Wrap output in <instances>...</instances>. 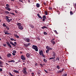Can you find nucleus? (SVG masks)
I'll return each mask as SVG.
<instances>
[{
  "label": "nucleus",
  "mask_w": 76,
  "mask_h": 76,
  "mask_svg": "<svg viewBox=\"0 0 76 76\" xmlns=\"http://www.w3.org/2000/svg\"><path fill=\"white\" fill-rule=\"evenodd\" d=\"M45 15H48V12H47V11H45Z\"/></svg>",
  "instance_id": "obj_28"
},
{
  "label": "nucleus",
  "mask_w": 76,
  "mask_h": 76,
  "mask_svg": "<svg viewBox=\"0 0 76 76\" xmlns=\"http://www.w3.org/2000/svg\"><path fill=\"white\" fill-rule=\"evenodd\" d=\"M43 4L45 5H46V3H45V2H44L43 3Z\"/></svg>",
  "instance_id": "obj_60"
},
{
  "label": "nucleus",
  "mask_w": 76,
  "mask_h": 76,
  "mask_svg": "<svg viewBox=\"0 0 76 76\" xmlns=\"http://www.w3.org/2000/svg\"><path fill=\"white\" fill-rule=\"evenodd\" d=\"M53 55L54 57H55V56H56V53L54 52H53Z\"/></svg>",
  "instance_id": "obj_33"
},
{
  "label": "nucleus",
  "mask_w": 76,
  "mask_h": 76,
  "mask_svg": "<svg viewBox=\"0 0 76 76\" xmlns=\"http://www.w3.org/2000/svg\"><path fill=\"white\" fill-rule=\"evenodd\" d=\"M24 47H28V45H27V44H24Z\"/></svg>",
  "instance_id": "obj_26"
},
{
  "label": "nucleus",
  "mask_w": 76,
  "mask_h": 76,
  "mask_svg": "<svg viewBox=\"0 0 76 76\" xmlns=\"http://www.w3.org/2000/svg\"><path fill=\"white\" fill-rule=\"evenodd\" d=\"M29 26L31 28H34V26L33 25H29Z\"/></svg>",
  "instance_id": "obj_25"
},
{
  "label": "nucleus",
  "mask_w": 76,
  "mask_h": 76,
  "mask_svg": "<svg viewBox=\"0 0 76 76\" xmlns=\"http://www.w3.org/2000/svg\"><path fill=\"white\" fill-rule=\"evenodd\" d=\"M11 62H13V63H15V61H14V60H12L11 61Z\"/></svg>",
  "instance_id": "obj_43"
},
{
  "label": "nucleus",
  "mask_w": 76,
  "mask_h": 76,
  "mask_svg": "<svg viewBox=\"0 0 76 76\" xmlns=\"http://www.w3.org/2000/svg\"><path fill=\"white\" fill-rule=\"evenodd\" d=\"M17 25L19 27V26H20L22 25V24L20 23H18L17 24Z\"/></svg>",
  "instance_id": "obj_15"
},
{
  "label": "nucleus",
  "mask_w": 76,
  "mask_h": 76,
  "mask_svg": "<svg viewBox=\"0 0 76 76\" xmlns=\"http://www.w3.org/2000/svg\"><path fill=\"white\" fill-rule=\"evenodd\" d=\"M38 64H37V63H36V64H35V66H37Z\"/></svg>",
  "instance_id": "obj_58"
},
{
  "label": "nucleus",
  "mask_w": 76,
  "mask_h": 76,
  "mask_svg": "<svg viewBox=\"0 0 76 76\" xmlns=\"http://www.w3.org/2000/svg\"><path fill=\"white\" fill-rule=\"evenodd\" d=\"M4 12L5 13H6V14H9V13H10L9 11H5Z\"/></svg>",
  "instance_id": "obj_18"
},
{
  "label": "nucleus",
  "mask_w": 76,
  "mask_h": 76,
  "mask_svg": "<svg viewBox=\"0 0 76 76\" xmlns=\"http://www.w3.org/2000/svg\"><path fill=\"white\" fill-rule=\"evenodd\" d=\"M44 35H47V33L45 32H44Z\"/></svg>",
  "instance_id": "obj_34"
},
{
  "label": "nucleus",
  "mask_w": 76,
  "mask_h": 76,
  "mask_svg": "<svg viewBox=\"0 0 76 76\" xmlns=\"http://www.w3.org/2000/svg\"><path fill=\"white\" fill-rule=\"evenodd\" d=\"M3 64V62L2 61H0V65H2Z\"/></svg>",
  "instance_id": "obj_36"
},
{
  "label": "nucleus",
  "mask_w": 76,
  "mask_h": 76,
  "mask_svg": "<svg viewBox=\"0 0 76 76\" xmlns=\"http://www.w3.org/2000/svg\"><path fill=\"white\" fill-rule=\"evenodd\" d=\"M21 58L22 59V60H25V59H26V58L25 57L23 56V55H22L21 57Z\"/></svg>",
  "instance_id": "obj_6"
},
{
  "label": "nucleus",
  "mask_w": 76,
  "mask_h": 76,
  "mask_svg": "<svg viewBox=\"0 0 76 76\" xmlns=\"http://www.w3.org/2000/svg\"><path fill=\"white\" fill-rule=\"evenodd\" d=\"M54 58H55V57L50 58L49 59L50 60H51V59H54Z\"/></svg>",
  "instance_id": "obj_38"
},
{
  "label": "nucleus",
  "mask_w": 76,
  "mask_h": 76,
  "mask_svg": "<svg viewBox=\"0 0 76 76\" xmlns=\"http://www.w3.org/2000/svg\"><path fill=\"white\" fill-rule=\"evenodd\" d=\"M42 29H47V27L46 26H43L41 27Z\"/></svg>",
  "instance_id": "obj_17"
},
{
  "label": "nucleus",
  "mask_w": 76,
  "mask_h": 76,
  "mask_svg": "<svg viewBox=\"0 0 76 76\" xmlns=\"http://www.w3.org/2000/svg\"><path fill=\"white\" fill-rule=\"evenodd\" d=\"M7 44L8 46L10 47V48H12V46H11V45L10 44V43H9V42H7Z\"/></svg>",
  "instance_id": "obj_8"
},
{
  "label": "nucleus",
  "mask_w": 76,
  "mask_h": 76,
  "mask_svg": "<svg viewBox=\"0 0 76 76\" xmlns=\"http://www.w3.org/2000/svg\"><path fill=\"white\" fill-rule=\"evenodd\" d=\"M39 54L40 56H42V54H44L43 53V52L42 50H40V51L39 52Z\"/></svg>",
  "instance_id": "obj_9"
},
{
  "label": "nucleus",
  "mask_w": 76,
  "mask_h": 76,
  "mask_svg": "<svg viewBox=\"0 0 76 76\" xmlns=\"http://www.w3.org/2000/svg\"><path fill=\"white\" fill-rule=\"evenodd\" d=\"M4 32L5 35H10V33H9L7 32H6L5 31H4Z\"/></svg>",
  "instance_id": "obj_19"
},
{
  "label": "nucleus",
  "mask_w": 76,
  "mask_h": 76,
  "mask_svg": "<svg viewBox=\"0 0 76 76\" xmlns=\"http://www.w3.org/2000/svg\"><path fill=\"white\" fill-rule=\"evenodd\" d=\"M36 6L37 7H39V4L38 3L37 4Z\"/></svg>",
  "instance_id": "obj_23"
},
{
  "label": "nucleus",
  "mask_w": 76,
  "mask_h": 76,
  "mask_svg": "<svg viewBox=\"0 0 76 76\" xmlns=\"http://www.w3.org/2000/svg\"><path fill=\"white\" fill-rule=\"evenodd\" d=\"M7 57H11V54L9 53L8 54H7Z\"/></svg>",
  "instance_id": "obj_20"
},
{
  "label": "nucleus",
  "mask_w": 76,
  "mask_h": 76,
  "mask_svg": "<svg viewBox=\"0 0 76 76\" xmlns=\"http://www.w3.org/2000/svg\"><path fill=\"white\" fill-rule=\"evenodd\" d=\"M10 76H13V75H12V74H11V73H10Z\"/></svg>",
  "instance_id": "obj_48"
},
{
  "label": "nucleus",
  "mask_w": 76,
  "mask_h": 76,
  "mask_svg": "<svg viewBox=\"0 0 76 76\" xmlns=\"http://www.w3.org/2000/svg\"><path fill=\"white\" fill-rule=\"evenodd\" d=\"M54 32H55L56 33V34H58L57 32V31L56 30H55L54 31Z\"/></svg>",
  "instance_id": "obj_45"
},
{
  "label": "nucleus",
  "mask_w": 76,
  "mask_h": 76,
  "mask_svg": "<svg viewBox=\"0 0 76 76\" xmlns=\"http://www.w3.org/2000/svg\"><path fill=\"white\" fill-rule=\"evenodd\" d=\"M10 40H11V41H13V38H11L10 39Z\"/></svg>",
  "instance_id": "obj_47"
},
{
  "label": "nucleus",
  "mask_w": 76,
  "mask_h": 76,
  "mask_svg": "<svg viewBox=\"0 0 76 76\" xmlns=\"http://www.w3.org/2000/svg\"><path fill=\"white\" fill-rule=\"evenodd\" d=\"M31 45V44L30 43H28L27 44V45L28 46H29V45Z\"/></svg>",
  "instance_id": "obj_44"
},
{
  "label": "nucleus",
  "mask_w": 76,
  "mask_h": 76,
  "mask_svg": "<svg viewBox=\"0 0 76 76\" xmlns=\"http://www.w3.org/2000/svg\"><path fill=\"white\" fill-rule=\"evenodd\" d=\"M59 73H61V72H62V70H61V71H59Z\"/></svg>",
  "instance_id": "obj_61"
},
{
  "label": "nucleus",
  "mask_w": 76,
  "mask_h": 76,
  "mask_svg": "<svg viewBox=\"0 0 76 76\" xmlns=\"http://www.w3.org/2000/svg\"><path fill=\"white\" fill-rule=\"evenodd\" d=\"M57 12H58V15H60V12H59V11H57Z\"/></svg>",
  "instance_id": "obj_52"
},
{
  "label": "nucleus",
  "mask_w": 76,
  "mask_h": 76,
  "mask_svg": "<svg viewBox=\"0 0 76 76\" xmlns=\"http://www.w3.org/2000/svg\"><path fill=\"white\" fill-rule=\"evenodd\" d=\"M6 6L7 7H9V5L8 4H7L6 5Z\"/></svg>",
  "instance_id": "obj_40"
},
{
  "label": "nucleus",
  "mask_w": 76,
  "mask_h": 76,
  "mask_svg": "<svg viewBox=\"0 0 76 76\" xmlns=\"http://www.w3.org/2000/svg\"><path fill=\"white\" fill-rule=\"evenodd\" d=\"M51 42L53 45H54V44H56V42H55V41H54V40H51Z\"/></svg>",
  "instance_id": "obj_16"
},
{
  "label": "nucleus",
  "mask_w": 76,
  "mask_h": 76,
  "mask_svg": "<svg viewBox=\"0 0 76 76\" xmlns=\"http://www.w3.org/2000/svg\"><path fill=\"white\" fill-rule=\"evenodd\" d=\"M15 54V53H12V54L13 56H15V55H16Z\"/></svg>",
  "instance_id": "obj_50"
},
{
  "label": "nucleus",
  "mask_w": 76,
  "mask_h": 76,
  "mask_svg": "<svg viewBox=\"0 0 76 76\" xmlns=\"http://www.w3.org/2000/svg\"><path fill=\"white\" fill-rule=\"evenodd\" d=\"M15 12L16 13H18V12L17 11H15Z\"/></svg>",
  "instance_id": "obj_62"
},
{
  "label": "nucleus",
  "mask_w": 76,
  "mask_h": 76,
  "mask_svg": "<svg viewBox=\"0 0 76 76\" xmlns=\"http://www.w3.org/2000/svg\"><path fill=\"white\" fill-rule=\"evenodd\" d=\"M44 71L46 72L47 73H48V72L45 70H44Z\"/></svg>",
  "instance_id": "obj_53"
},
{
  "label": "nucleus",
  "mask_w": 76,
  "mask_h": 76,
  "mask_svg": "<svg viewBox=\"0 0 76 76\" xmlns=\"http://www.w3.org/2000/svg\"><path fill=\"white\" fill-rule=\"evenodd\" d=\"M62 76H67V74H64L62 75Z\"/></svg>",
  "instance_id": "obj_37"
},
{
  "label": "nucleus",
  "mask_w": 76,
  "mask_h": 76,
  "mask_svg": "<svg viewBox=\"0 0 76 76\" xmlns=\"http://www.w3.org/2000/svg\"><path fill=\"white\" fill-rule=\"evenodd\" d=\"M18 63H19V62H20V60H19L18 61Z\"/></svg>",
  "instance_id": "obj_59"
},
{
  "label": "nucleus",
  "mask_w": 76,
  "mask_h": 76,
  "mask_svg": "<svg viewBox=\"0 0 76 76\" xmlns=\"http://www.w3.org/2000/svg\"><path fill=\"white\" fill-rule=\"evenodd\" d=\"M43 61H44V62H45V63H47V61L45 58L43 59Z\"/></svg>",
  "instance_id": "obj_29"
},
{
  "label": "nucleus",
  "mask_w": 76,
  "mask_h": 76,
  "mask_svg": "<svg viewBox=\"0 0 76 76\" xmlns=\"http://www.w3.org/2000/svg\"><path fill=\"white\" fill-rule=\"evenodd\" d=\"M13 72L15 73H19V71L16 70H13Z\"/></svg>",
  "instance_id": "obj_11"
},
{
  "label": "nucleus",
  "mask_w": 76,
  "mask_h": 76,
  "mask_svg": "<svg viewBox=\"0 0 76 76\" xmlns=\"http://www.w3.org/2000/svg\"><path fill=\"white\" fill-rule=\"evenodd\" d=\"M10 14H11V15H15V14H14L13 13H12V12H10Z\"/></svg>",
  "instance_id": "obj_42"
},
{
  "label": "nucleus",
  "mask_w": 76,
  "mask_h": 76,
  "mask_svg": "<svg viewBox=\"0 0 76 76\" xmlns=\"http://www.w3.org/2000/svg\"><path fill=\"white\" fill-rule=\"evenodd\" d=\"M1 58H2L1 57V56L0 55V59H1Z\"/></svg>",
  "instance_id": "obj_63"
},
{
  "label": "nucleus",
  "mask_w": 76,
  "mask_h": 76,
  "mask_svg": "<svg viewBox=\"0 0 76 76\" xmlns=\"http://www.w3.org/2000/svg\"><path fill=\"white\" fill-rule=\"evenodd\" d=\"M24 40L26 42H29V41H30V39L29 38H26L24 39Z\"/></svg>",
  "instance_id": "obj_4"
},
{
  "label": "nucleus",
  "mask_w": 76,
  "mask_h": 76,
  "mask_svg": "<svg viewBox=\"0 0 76 76\" xmlns=\"http://www.w3.org/2000/svg\"><path fill=\"white\" fill-rule=\"evenodd\" d=\"M40 66H41L42 67H43V65H42V64H40Z\"/></svg>",
  "instance_id": "obj_49"
},
{
  "label": "nucleus",
  "mask_w": 76,
  "mask_h": 76,
  "mask_svg": "<svg viewBox=\"0 0 76 76\" xmlns=\"http://www.w3.org/2000/svg\"><path fill=\"white\" fill-rule=\"evenodd\" d=\"M18 28L19 29H20V30H22L23 29V27L22 26H18Z\"/></svg>",
  "instance_id": "obj_10"
},
{
  "label": "nucleus",
  "mask_w": 76,
  "mask_h": 76,
  "mask_svg": "<svg viewBox=\"0 0 76 76\" xmlns=\"http://www.w3.org/2000/svg\"><path fill=\"white\" fill-rule=\"evenodd\" d=\"M70 15H73V12L72 11L70 12Z\"/></svg>",
  "instance_id": "obj_32"
},
{
  "label": "nucleus",
  "mask_w": 76,
  "mask_h": 76,
  "mask_svg": "<svg viewBox=\"0 0 76 76\" xmlns=\"http://www.w3.org/2000/svg\"><path fill=\"white\" fill-rule=\"evenodd\" d=\"M49 9H50V10H52V7H49Z\"/></svg>",
  "instance_id": "obj_51"
},
{
  "label": "nucleus",
  "mask_w": 76,
  "mask_h": 76,
  "mask_svg": "<svg viewBox=\"0 0 76 76\" xmlns=\"http://www.w3.org/2000/svg\"><path fill=\"white\" fill-rule=\"evenodd\" d=\"M37 39H38V40H39V41L40 40V39L38 37L37 38Z\"/></svg>",
  "instance_id": "obj_55"
},
{
  "label": "nucleus",
  "mask_w": 76,
  "mask_h": 76,
  "mask_svg": "<svg viewBox=\"0 0 76 76\" xmlns=\"http://www.w3.org/2000/svg\"><path fill=\"white\" fill-rule=\"evenodd\" d=\"M60 57H58L56 58V60H58V61H60Z\"/></svg>",
  "instance_id": "obj_22"
},
{
  "label": "nucleus",
  "mask_w": 76,
  "mask_h": 76,
  "mask_svg": "<svg viewBox=\"0 0 76 76\" xmlns=\"http://www.w3.org/2000/svg\"><path fill=\"white\" fill-rule=\"evenodd\" d=\"M10 44H11V45H13V46H16V45H15V44H14V43H13V42H12L11 41H10Z\"/></svg>",
  "instance_id": "obj_13"
},
{
  "label": "nucleus",
  "mask_w": 76,
  "mask_h": 76,
  "mask_svg": "<svg viewBox=\"0 0 76 76\" xmlns=\"http://www.w3.org/2000/svg\"><path fill=\"white\" fill-rule=\"evenodd\" d=\"M22 72L24 74H25V75H26L27 72L26 71H22Z\"/></svg>",
  "instance_id": "obj_21"
},
{
  "label": "nucleus",
  "mask_w": 76,
  "mask_h": 76,
  "mask_svg": "<svg viewBox=\"0 0 76 76\" xmlns=\"http://www.w3.org/2000/svg\"><path fill=\"white\" fill-rule=\"evenodd\" d=\"M46 49H47V50L46 51V53H48V54L49 50H53V48H51L50 46H48L46 47Z\"/></svg>",
  "instance_id": "obj_1"
},
{
  "label": "nucleus",
  "mask_w": 76,
  "mask_h": 76,
  "mask_svg": "<svg viewBox=\"0 0 76 76\" xmlns=\"http://www.w3.org/2000/svg\"><path fill=\"white\" fill-rule=\"evenodd\" d=\"M64 68L62 69V72H63V71H64Z\"/></svg>",
  "instance_id": "obj_57"
},
{
  "label": "nucleus",
  "mask_w": 76,
  "mask_h": 76,
  "mask_svg": "<svg viewBox=\"0 0 76 76\" xmlns=\"http://www.w3.org/2000/svg\"><path fill=\"white\" fill-rule=\"evenodd\" d=\"M19 1H20V2H21L22 3H23V0H18Z\"/></svg>",
  "instance_id": "obj_39"
},
{
  "label": "nucleus",
  "mask_w": 76,
  "mask_h": 76,
  "mask_svg": "<svg viewBox=\"0 0 76 76\" xmlns=\"http://www.w3.org/2000/svg\"><path fill=\"white\" fill-rule=\"evenodd\" d=\"M37 16H38V18H40L41 19H42V17H41V16L39 15V14L38 13L37 14Z\"/></svg>",
  "instance_id": "obj_14"
},
{
  "label": "nucleus",
  "mask_w": 76,
  "mask_h": 76,
  "mask_svg": "<svg viewBox=\"0 0 76 76\" xmlns=\"http://www.w3.org/2000/svg\"><path fill=\"white\" fill-rule=\"evenodd\" d=\"M14 43L15 44V45H16V42H15Z\"/></svg>",
  "instance_id": "obj_64"
},
{
  "label": "nucleus",
  "mask_w": 76,
  "mask_h": 76,
  "mask_svg": "<svg viewBox=\"0 0 76 76\" xmlns=\"http://www.w3.org/2000/svg\"><path fill=\"white\" fill-rule=\"evenodd\" d=\"M42 56L43 57H44V58L45 57V56L44 55V54H42Z\"/></svg>",
  "instance_id": "obj_54"
},
{
  "label": "nucleus",
  "mask_w": 76,
  "mask_h": 76,
  "mask_svg": "<svg viewBox=\"0 0 76 76\" xmlns=\"http://www.w3.org/2000/svg\"><path fill=\"white\" fill-rule=\"evenodd\" d=\"M26 68L24 67L23 69V71H26Z\"/></svg>",
  "instance_id": "obj_31"
},
{
  "label": "nucleus",
  "mask_w": 76,
  "mask_h": 76,
  "mask_svg": "<svg viewBox=\"0 0 76 76\" xmlns=\"http://www.w3.org/2000/svg\"><path fill=\"white\" fill-rule=\"evenodd\" d=\"M6 18L7 20V22H10V21L12 20V19H10L9 20V18H10V17L8 16H6Z\"/></svg>",
  "instance_id": "obj_3"
},
{
  "label": "nucleus",
  "mask_w": 76,
  "mask_h": 76,
  "mask_svg": "<svg viewBox=\"0 0 76 76\" xmlns=\"http://www.w3.org/2000/svg\"><path fill=\"white\" fill-rule=\"evenodd\" d=\"M15 37L16 38H19V37L18 35H15Z\"/></svg>",
  "instance_id": "obj_30"
},
{
  "label": "nucleus",
  "mask_w": 76,
  "mask_h": 76,
  "mask_svg": "<svg viewBox=\"0 0 76 76\" xmlns=\"http://www.w3.org/2000/svg\"><path fill=\"white\" fill-rule=\"evenodd\" d=\"M3 46L4 47H6V44H3Z\"/></svg>",
  "instance_id": "obj_56"
},
{
  "label": "nucleus",
  "mask_w": 76,
  "mask_h": 76,
  "mask_svg": "<svg viewBox=\"0 0 76 76\" xmlns=\"http://www.w3.org/2000/svg\"><path fill=\"white\" fill-rule=\"evenodd\" d=\"M32 48H33V49H34V50H35L36 51H38V47L36 45H33L32 46Z\"/></svg>",
  "instance_id": "obj_2"
},
{
  "label": "nucleus",
  "mask_w": 76,
  "mask_h": 76,
  "mask_svg": "<svg viewBox=\"0 0 76 76\" xmlns=\"http://www.w3.org/2000/svg\"><path fill=\"white\" fill-rule=\"evenodd\" d=\"M0 71L1 72H2L3 71V69L1 68H0Z\"/></svg>",
  "instance_id": "obj_46"
},
{
  "label": "nucleus",
  "mask_w": 76,
  "mask_h": 76,
  "mask_svg": "<svg viewBox=\"0 0 76 76\" xmlns=\"http://www.w3.org/2000/svg\"><path fill=\"white\" fill-rule=\"evenodd\" d=\"M7 29V30H9V27H8V26H7L6 27Z\"/></svg>",
  "instance_id": "obj_41"
},
{
  "label": "nucleus",
  "mask_w": 76,
  "mask_h": 76,
  "mask_svg": "<svg viewBox=\"0 0 76 76\" xmlns=\"http://www.w3.org/2000/svg\"><path fill=\"white\" fill-rule=\"evenodd\" d=\"M30 56H31V55L29 53H27L26 55V57L28 58H29L30 57Z\"/></svg>",
  "instance_id": "obj_12"
},
{
  "label": "nucleus",
  "mask_w": 76,
  "mask_h": 76,
  "mask_svg": "<svg viewBox=\"0 0 76 76\" xmlns=\"http://www.w3.org/2000/svg\"><path fill=\"white\" fill-rule=\"evenodd\" d=\"M3 26L4 27H5L7 26L6 25V24H5V23H4L3 24Z\"/></svg>",
  "instance_id": "obj_24"
},
{
  "label": "nucleus",
  "mask_w": 76,
  "mask_h": 76,
  "mask_svg": "<svg viewBox=\"0 0 76 76\" xmlns=\"http://www.w3.org/2000/svg\"><path fill=\"white\" fill-rule=\"evenodd\" d=\"M56 68L58 69V70H59V69H60V66H59L58 65H57L56 66Z\"/></svg>",
  "instance_id": "obj_27"
},
{
  "label": "nucleus",
  "mask_w": 76,
  "mask_h": 76,
  "mask_svg": "<svg viewBox=\"0 0 76 76\" xmlns=\"http://www.w3.org/2000/svg\"><path fill=\"white\" fill-rule=\"evenodd\" d=\"M13 53H15V54H16V51L15 50H14L13 51Z\"/></svg>",
  "instance_id": "obj_35"
},
{
  "label": "nucleus",
  "mask_w": 76,
  "mask_h": 76,
  "mask_svg": "<svg viewBox=\"0 0 76 76\" xmlns=\"http://www.w3.org/2000/svg\"><path fill=\"white\" fill-rule=\"evenodd\" d=\"M42 18H43L42 21H45L46 19V16L45 15H43Z\"/></svg>",
  "instance_id": "obj_5"
},
{
  "label": "nucleus",
  "mask_w": 76,
  "mask_h": 76,
  "mask_svg": "<svg viewBox=\"0 0 76 76\" xmlns=\"http://www.w3.org/2000/svg\"><path fill=\"white\" fill-rule=\"evenodd\" d=\"M5 8L7 10H8V11H10L11 10V8H9V7H5Z\"/></svg>",
  "instance_id": "obj_7"
}]
</instances>
